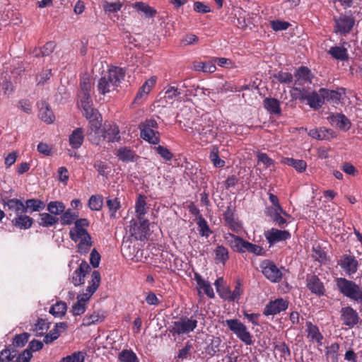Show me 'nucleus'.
<instances>
[{"instance_id":"obj_12","label":"nucleus","mask_w":362,"mask_h":362,"mask_svg":"<svg viewBox=\"0 0 362 362\" xmlns=\"http://www.w3.org/2000/svg\"><path fill=\"white\" fill-rule=\"evenodd\" d=\"M264 235L269 244V247H272L277 243L285 241L291 238V233L289 231L286 230H279L275 228L264 231Z\"/></svg>"},{"instance_id":"obj_41","label":"nucleus","mask_w":362,"mask_h":362,"mask_svg":"<svg viewBox=\"0 0 362 362\" xmlns=\"http://www.w3.org/2000/svg\"><path fill=\"white\" fill-rule=\"evenodd\" d=\"M133 7L137 11L143 12L146 17L152 18L154 17L157 11L153 8L151 7L149 5L146 4L142 1H138L134 4Z\"/></svg>"},{"instance_id":"obj_53","label":"nucleus","mask_w":362,"mask_h":362,"mask_svg":"<svg viewBox=\"0 0 362 362\" xmlns=\"http://www.w3.org/2000/svg\"><path fill=\"white\" fill-rule=\"evenodd\" d=\"M87 136L90 143L95 145H99L105 140L103 129L100 131H87Z\"/></svg>"},{"instance_id":"obj_6","label":"nucleus","mask_w":362,"mask_h":362,"mask_svg":"<svg viewBox=\"0 0 362 362\" xmlns=\"http://www.w3.org/2000/svg\"><path fill=\"white\" fill-rule=\"evenodd\" d=\"M225 323L228 329L246 345H251L253 342L252 336L247 330V327L238 319L226 320Z\"/></svg>"},{"instance_id":"obj_57","label":"nucleus","mask_w":362,"mask_h":362,"mask_svg":"<svg viewBox=\"0 0 362 362\" xmlns=\"http://www.w3.org/2000/svg\"><path fill=\"white\" fill-rule=\"evenodd\" d=\"M155 150L165 161H170L173 158V153L165 146L160 145Z\"/></svg>"},{"instance_id":"obj_60","label":"nucleus","mask_w":362,"mask_h":362,"mask_svg":"<svg viewBox=\"0 0 362 362\" xmlns=\"http://www.w3.org/2000/svg\"><path fill=\"white\" fill-rule=\"evenodd\" d=\"M291 24L287 21L280 20H274L270 21V26L274 31H281L286 30Z\"/></svg>"},{"instance_id":"obj_49","label":"nucleus","mask_w":362,"mask_h":362,"mask_svg":"<svg viewBox=\"0 0 362 362\" xmlns=\"http://www.w3.org/2000/svg\"><path fill=\"white\" fill-rule=\"evenodd\" d=\"M66 310L67 306L66 303L63 301H59L50 308L49 313H51L54 317H61L65 315Z\"/></svg>"},{"instance_id":"obj_52","label":"nucleus","mask_w":362,"mask_h":362,"mask_svg":"<svg viewBox=\"0 0 362 362\" xmlns=\"http://www.w3.org/2000/svg\"><path fill=\"white\" fill-rule=\"evenodd\" d=\"M210 160L216 168H222L225 165V161L220 158L218 148L214 146L209 155Z\"/></svg>"},{"instance_id":"obj_30","label":"nucleus","mask_w":362,"mask_h":362,"mask_svg":"<svg viewBox=\"0 0 362 362\" xmlns=\"http://www.w3.org/2000/svg\"><path fill=\"white\" fill-rule=\"evenodd\" d=\"M307 103L314 110L320 109L325 103L323 95L320 93V90L318 92L312 91L308 95Z\"/></svg>"},{"instance_id":"obj_10","label":"nucleus","mask_w":362,"mask_h":362,"mask_svg":"<svg viewBox=\"0 0 362 362\" xmlns=\"http://www.w3.org/2000/svg\"><path fill=\"white\" fill-rule=\"evenodd\" d=\"M90 222L87 218H78L74 223V226L69 230V238L77 243L81 238L90 235L87 228Z\"/></svg>"},{"instance_id":"obj_45","label":"nucleus","mask_w":362,"mask_h":362,"mask_svg":"<svg viewBox=\"0 0 362 362\" xmlns=\"http://www.w3.org/2000/svg\"><path fill=\"white\" fill-rule=\"evenodd\" d=\"M340 346L338 343L335 342L330 346L326 347L325 356L327 358L330 359L332 362L339 361V351Z\"/></svg>"},{"instance_id":"obj_35","label":"nucleus","mask_w":362,"mask_h":362,"mask_svg":"<svg viewBox=\"0 0 362 362\" xmlns=\"http://www.w3.org/2000/svg\"><path fill=\"white\" fill-rule=\"evenodd\" d=\"M194 279L197 281V285L200 288L203 289L204 293L210 298H214L215 297V294L214 292V289L210 285V284L207 281H205L202 276L198 274H194Z\"/></svg>"},{"instance_id":"obj_8","label":"nucleus","mask_w":362,"mask_h":362,"mask_svg":"<svg viewBox=\"0 0 362 362\" xmlns=\"http://www.w3.org/2000/svg\"><path fill=\"white\" fill-rule=\"evenodd\" d=\"M91 83L88 77H83L80 81V88L78 93V106L81 108L93 105L90 96Z\"/></svg>"},{"instance_id":"obj_29","label":"nucleus","mask_w":362,"mask_h":362,"mask_svg":"<svg viewBox=\"0 0 362 362\" xmlns=\"http://www.w3.org/2000/svg\"><path fill=\"white\" fill-rule=\"evenodd\" d=\"M40 218L38 220L39 226L44 228H49L55 226L59 221L57 216H54L51 213H41L39 214Z\"/></svg>"},{"instance_id":"obj_50","label":"nucleus","mask_w":362,"mask_h":362,"mask_svg":"<svg viewBox=\"0 0 362 362\" xmlns=\"http://www.w3.org/2000/svg\"><path fill=\"white\" fill-rule=\"evenodd\" d=\"M107 206L111 218H116L117 211L121 208V203L118 198H108L106 201Z\"/></svg>"},{"instance_id":"obj_5","label":"nucleus","mask_w":362,"mask_h":362,"mask_svg":"<svg viewBox=\"0 0 362 362\" xmlns=\"http://www.w3.org/2000/svg\"><path fill=\"white\" fill-rule=\"evenodd\" d=\"M349 13V15L340 13L339 16H334V33L340 35H346L351 33L355 25V19L351 11Z\"/></svg>"},{"instance_id":"obj_25","label":"nucleus","mask_w":362,"mask_h":362,"mask_svg":"<svg viewBox=\"0 0 362 362\" xmlns=\"http://www.w3.org/2000/svg\"><path fill=\"white\" fill-rule=\"evenodd\" d=\"M294 76L296 77V86L302 85L301 81L310 83L313 77L311 71L307 66H300L296 70Z\"/></svg>"},{"instance_id":"obj_13","label":"nucleus","mask_w":362,"mask_h":362,"mask_svg":"<svg viewBox=\"0 0 362 362\" xmlns=\"http://www.w3.org/2000/svg\"><path fill=\"white\" fill-rule=\"evenodd\" d=\"M306 287L313 294L317 296H322L325 294L326 289L324 284L316 274H307Z\"/></svg>"},{"instance_id":"obj_46","label":"nucleus","mask_w":362,"mask_h":362,"mask_svg":"<svg viewBox=\"0 0 362 362\" xmlns=\"http://www.w3.org/2000/svg\"><path fill=\"white\" fill-rule=\"evenodd\" d=\"M215 259L217 263L225 264L229 259L228 250L223 245H218L215 251Z\"/></svg>"},{"instance_id":"obj_39","label":"nucleus","mask_w":362,"mask_h":362,"mask_svg":"<svg viewBox=\"0 0 362 362\" xmlns=\"http://www.w3.org/2000/svg\"><path fill=\"white\" fill-rule=\"evenodd\" d=\"M45 207V203L37 199H27L25 204H24L25 213H26L28 210H30V212L40 211L43 210Z\"/></svg>"},{"instance_id":"obj_43","label":"nucleus","mask_w":362,"mask_h":362,"mask_svg":"<svg viewBox=\"0 0 362 362\" xmlns=\"http://www.w3.org/2000/svg\"><path fill=\"white\" fill-rule=\"evenodd\" d=\"M120 362H139L136 354L132 349H123L118 354Z\"/></svg>"},{"instance_id":"obj_23","label":"nucleus","mask_w":362,"mask_h":362,"mask_svg":"<svg viewBox=\"0 0 362 362\" xmlns=\"http://www.w3.org/2000/svg\"><path fill=\"white\" fill-rule=\"evenodd\" d=\"M84 131L81 127H78L73 130L69 137V145L74 149H78L84 141Z\"/></svg>"},{"instance_id":"obj_64","label":"nucleus","mask_w":362,"mask_h":362,"mask_svg":"<svg viewBox=\"0 0 362 362\" xmlns=\"http://www.w3.org/2000/svg\"><path fill=\"white\" fill-rule=\"evenodd\" d=\"M86 310V303H83L77 300V301L72 305L71 312L73 315H81Z\"/></svg>"},{"instance_id":"obj_31","label":"nucleus","mask_w":362,"mask_h":362,"mask_svg":"<svg viewBox=\"0 0 362 362\" xmlns=\"http://www.w3.org/2000/svg\"><path fill=\"white\" fill-rule=\"evenodd\" d=\"M116 156L122 162L129 163L136 160V155L134 151L127 147H121L117 149Z\"/></svg>"},{"instance_id":"obj_20","label":"nucleus","mask_w":362,"mask_h":362,"mask_svg":"<svg viewBox=\"0 0 362 362\" xmlns=\"http://www.w3.org/2000/svg\"><path fill=\"white\" fill-rule=\"evenodd\" d=\"M320 93L323 95L324 102L338 104L341 100V95L345 94V89L340 88L334 90L321 88H320Z\"/></svg>"},{"instance_id":"obj_2","label":"nucleus","mask_w":362,"mask_h":362,"mask_svg":"<svg viewBox=\"0 0 362 362\" xmlns=\"http://www.w3.org/2000/svg\"><path fill=\"white\" fill-rule=\"evenodd\" d=\"M335 283L338 291L344 296L362 303V286L344 277L336 278Z\"/></svg>"},{"instance_id":"obj_32","label":"nucleus","mask_w":362,"mask_h":362,"mask_svg":"<svg viewBox=\"0 0 362 362\" xmlns=\"http://www.w3.org/2000/svg\"><path fill=\"white\" fill-rule=\"evenodd\" d=\"M77 243V252L81 255L88 254L93 246V241L90 235L81 238Z\"/></svg>"},{"instance_id":"obj_47","label":"nucleus","mask_w":362,"mask_h":362,"mask_svg":"<svg viewBox=\"0 0 362 362\" xmlns=\"http://www.w3.org/2000/svg\"><path fill=\"white\" fill-rule=\"evenodd\" d=\"M245 252H248L258 256H264L266 255V252L262 247L250 243L247 240H245V243L243 253Z\"/></svg>"},{"instance_id":"obj_7","label":"nucleus","mask_w":362,"mask_h":362,"mask_svg":"<svg viewBox=\"0 0 362 362\" xmlns=\"http://www.w3.org/2000/svg\"><path fill=\"white\" fill-rule=\"evenodd\" d=\"M261 272L264 276L272 283L281 281L283 274L276 264L270 259H264L259 264Z\"/></svg>"},{"instance_id":"obj_44","label":"nucleus","mask_w":362,"mask_h":362,"mask_svg":"<svg viewBox=\"0 0 362 362\" xmlns=\"http://www.w3.org/2000/svg\"><path fill=\"white\" fill-rule=\"evenodd\" d=\"M8 209L13 211L16 215L25 214L24 204L18 199H11L6 202Z\"/></svg>"},{"instance_id":"obj_16","label":"nucleus","mask_w":362,"mask_h":362,"mask_svg":"<svg viewBox=\"0 0 362 362\" xmlns=\"http://www.w3.org/2000/svg\"><path fill=\"white\" fill-rule=\"evenodd\" d=\"M341 320L343 322V325L352 328L358 322L359 317L354 308L346 306L341 310Z\"/></svg>"},{"instance_id":"obj_15","label":"nucleus","mask_w":362,"mask_h":362,"mask_svg":"<svg viewBox=\"0 0 362 362\" xmlns=\"http://www.w3.org/2000/svg\"><path fill=\"white\" fill-rule=\"evenodd\" d=\"M90 267L88 262L83 260L78 267L73 272L70 277L71 283L75 286H78L84 284L86 274L90 271Z\"/></svg>"},{"instance_id":"obj_14","label":"nucleus","mask_w":362,"mask_h":362,"mask_svg":"<svg viewBox=\"0 0 362 362\" xmlns=\"http://www.w3.org/2000/svg\"><path fill=\"white\" fill-rule=\"evenodd\" d=\"M289 302L282 298L270 300L265 306L263 314L266 316L275 315L286 310L288 307Z\"/></svg>"},{"instance_id":"obj_61","label":"nucleus","mask_w":362,"mask_h":362,"mask_svg":"<svg viewBox=\"0 0 362 362\" xmlns=\"http://www.w3.org/2000/svg\"><path fill=\"white\" fill-rule=\"evenodd\" d=\"M274 349L281 353V357L289 356L291 355L290 349L284 341H278L275 343Z\"/></svg>"},{"instance_id":"obj_9","label":"nucleus","mask_w":362,"mask_h":362,"mask_svg":"<svg viewBox=\"0 0 362 362\" xmlns=\"http://www.w3.org/2000/svg\"><path fill=\"white\" fill-rule=\"evenodd\" d=\"M341 270L348 276H353L358 270L359 264L356 257L351 255H343L337 262Z\"/></svg>"},{"instance_id":"obj_24","label":"nucleus","mask_w":362,"mask_h":362,"mask_svg":"<svg viewBox=\"0 0 362 362\" xmlns=\"http://www.w3.org/2000/svg\"><path fill=\"white\" fill-rule=\"evenodd\" d=\"M103 130V135L105 140L107 139L108 142L119 141L120 140L119 129L116 124H109L105 125Z\"/></svg>"},{"instance_id":"obj_56","label":"nucleus","mask_w":362,"mask_h":362,"mask_svg":"<svg viewBox=\"0 0 362 362\" xmlns=\"http://www.w3.org/2000/svg\"><path fill=\"white\" fill-rule=\"evenodd\" d=\"M30 334L27 332H23L20 334H16L13 340V345L15 347H23L28 342Z\"/></svg>"},{"instance_id":"obj_28","label":"nucleus","mask_w":362,"mask_h":362,"mask_svg":"<svg viewBox=\"0 0 362 362\" xmlns=\"http://www.w3.org/2000/svg\"><path fill=\"white\" fill-rule=\"evenodd\" d=\"M264 108L271 114L281 115L280 102L274 98H265L263 100Z\"/></svg>"},{"instance_id":"obj_48","label":"nucleus","mask_w":362,"mask_h":362,"mask_svg":"<svg viewBox=\"0 0 362 362\" xmlns=\"http://www.w3.org/2000/svg\"><path fill=\"white\" fill-rule=\"evenodd\" d=\"M49 329V323L44 319L39 318L33 325V331L36 336L44 335Z\"/></svg>"},{"instance_id":"obj_27","label":"nucleus","mask_w":362,"mask_h":362,"mask_svg":"<svg viewBox=\"0 0 362 362\" xmlns=\"http://www.w3.org/2000/svg\"><path fill=\"white\" fill-rule=\"evenodd\" d=\"M39 117L47 124H52L55 119V115L49 105L46 102H42L39 110Z\"/></svg>"},{"instance_id":"obj_62","label":"nucleus","mask_w":362,"mask_h":362,"mask_svg":"<svg viewBox=\"0 0 362 362\" xmlns=\"http://www.w3.org/2000/svg\"><path fill=\"white\" fill-rule=\"evenodd\" d=\"M274 78L281 83H289L293 81V75L288 72L279 71L274 75Z\"/></svg>"},{"instance_id":"obj_55","label":"nucleus","mask_w":362,"mask_h":362,"mask_svg":"<svg viewBox=\"0 0 362 362\" xmlns=\"http://www.w3.org/2000/svg\"><path fill=\"white\" fill-rule=\"evenodd\" d=\"M310 92L306 90L305 88H300L295 86L293 88L291 96L295 100H299L300 101L308 100V95Z\"/></svg>"},{"instance_id":"obj_34","label":"nucleus","mask_w":362,"mask_h":362,"mask_svg":"<svg viewBox=\"0 0 362 362\" xmlns=\"http://www.w3.org/2000/svg\"><path fill=\"white\" fill-rule=\"evenodd\" d=\"M281 163L288 166L293 167L298 172L303 173L307 168V163L302 159H294L293 158H283Z\"/></svg>"},{"instance_id":"obj_19","label":"nucleus","mask_w":362,"mask_h":362,"mask_svg":"<svg viewBox=\"0 0 362 362\" xmlns=\"http://www.w3.org/2000/svg\"><path fill=\"white\" fill-rule=\"evenodd\" d=\"M305 332H307V338L309 339V341L316 343L318 346L322 345L324 337L317 325L310 321L307 322Z\"/></svg>"},{"instance_id":"obj_26","label":"nucleus","mask_w":362,"mask_h":362,"mask_svg":"<svg viewBox=\"0 0 362 362\" xmlns=\"http://www.w3.org/2000/svg\"><path fill=\"white\" fill-rule=\"evenodd\" d=\"M33 223V218L23 214L16 215V217L12 220V224L20 229H28L32 226Z\"/></svg>"},{"instance_id":"obj_42","label":"nucleus","mask_w":362,"mask_h":362,"mask_svg":"<svg viewBox=\"0 0 362 362\" xmlns=\"http://www.w3.org/2000/svg\"><path fill=\"white\" fill-rule=\"evenodd\" d=\"M65 208L64 204L59 201H52L47 205V210L55 216L62 214Z\"/></svg>"},{"instance_id":"obj_36","label":"nucleus","mask_w":362,"mask_h":362,"mask_svg":"<svg viewBox=\"0 0 362 362\" xmlns=\"http://www.w3.org/2000/svg\"><path fill=\"white\" fill-rule=\"evenodd\" d=\"M228 235L230 238V239L228 240L230 247L235 252L243 253L245 240L232 233H228Z\"/></svg>"},{"instance_id":"obj_59","label":"nucleus","mask_w":362,"mask_h":362,"mask_svg":"<svg viewBox=\"0 0 362 362\" xmlns=\"http://www.w3.org/2000/svg\"><path fill=\"white\" fill-rule=\"evenodd\" d=\"M16 356V351L6 349L0 353V362H10Z\"/></svg>"},{"instance_id":"obj_58","label":"nucleus","mask_w":362,"mask_h":362,"mask_svg":"<svg viewBox=\"0 0 362 362\" xmlns=\"http://www.w3.org/2000/svg\"><path fill=\"white\" fill-rule=\"evenodd\" d=\"M242 282L240 279H238L235 282V286L233 291H231L230 301H235L239 300L241 295L243 293V289L242 288Z\"/></svg>"},{"instance_id":"obj_11","label":"nucleus","mask_w":362,"mask_h":362,"mask_svg":"<svg viewBox=\"0 0 362 362\" xmlns=\"http://www.w3.org/2000/svg\"><path fill=\"white\" fill-rule=\"evenodd\" d=\"M101 280L100 274L98 271L94 270L91 274V280L88 286L86 289V293L78 295L77 300L83 303L87 304V302L91 296L97 291L100 286Z\"/></svg>"},{"instance_id":"obj_3","label":"nucleus","mask_w":362,"mask_h":362,"mask_svg":"<svg viewBox=\"0 0 362 362\" xmlns=\"http://www.w3.org/2000/svg\"><path fill=\"white\" fill-rule=\"evenodd\" d=\"M140 137L151 144L156 145L160 141L158 124L153 118L146 119L139 124Z\"/></svg>"},{"instance_id":"obj_51","label":"nucleus","mask_w":362,"mask_h":362,"mask_svg":"<svg viewBox=\"0 0 362 362\" xmlns=\"http://www.w3.org/2000/svg\"><path fill=\"white\" fill-rule=\"evenodd\" d=\"M88 204L92 211H100L103 206V197L99 194L90 196Z\"/></svg>"},{"instance_id":"obj_40","label":"nucleus","mask_w":362,"mask_h":362,"mask_svg":"<svg viewBox=\"0 0 362 362\" xmlns=\"http://www.w3.org/2000/svg\"><path fill=\"white\" fill-rule=\"evenodd\" d=\"M328 53L335 59L344 61L348 59L347 49L344 47H331Z\"/></svg>"},{"instance_id":"obj_18","label":"nucleus","mask_w":362,"mask_h":362,"mask_svg":"<svg viewBox=\"0 0 362 362\" xmlns=\"http://www.w3.org/2000/svg\"><path fill=\"white\" fill-rule=\"evenodd\" d=\"M223 216L225 225L233 232L238 233L241 230V224L238 219L235 218L234 209L230 206L227 207Z\"/></svg>"},{"instance_id":"obj_4","label":"nucleus","mask_w":362,"mask_h":362,"mask_svg":"<svg viewBox=\"0 0 362 362\" xmlns=\"http://www.w3.org/2000/svg\"><path fill=\"white\" fill-rule=\"evenodd\" d=\"M197 323V320L194 316L190 317L182 316L172 322L170 332L173 336L188 334L194 330Z\"/></svg>"},{"instance_id":"obj_54","label":"nucleus","mask_w":362,"mask_h":362,"mask_svg":"<svg viewBox=\"0 0 362 362\" xmlns=\"http://www.w3.org/2000/svg\"><path fill=\"white\" fill-rule=\"evenodd\" d=\"M197 225L199 233L202 236L208 238L212 233L207 221L203 217L200 216Z\"/></svg>"},{"instance_id":"obj_37","label":"nucleus","mask_w":362,"mask_h":362,"mask_svg":"<svg viewBox=\"0 0 362 362\" xmlns=\"http://www.w3.org/2000/svg\"><path fill=\"white\" fill-rule=\"evenodd\" d=\"M61 214L62 215L59 218L61 224L63 226H70L78 219V213L72 211L71 209H68L66 211L64 210V211Z\"/></svg>"},{"instance_id":"obj_17","label":"nucleus","mask_w":362,"mask_h":362,"mask_svg":"<svg viewBox=\"0 0 362 362\" xmlns=\"http://www.w3.org/2000/svg\"><path fill=\"white\" fill-rule=\"evenodd\" d=\"M327 120L332 126L337 127L344 132L348 131L351 127L349 119L344 114H332L327 117Z\"/></svg>"},{"instance_id":"obj_33","label":"nucleus","mask_w":362,"mask_h":362,"mask_svg":"<svg viewBox=\"0 0 362 362\" xmlns=\"http://www.w3.org/2000/svg\"><path fill=\"white\" fill-rule=\"evenodd\" d=\"M135 212L139 221H141L147 213L146 197L144 195H139L135 204Z\"/></svg>"},{"instance_id":"obj_63","label":"nucleus","mask_w":362,"mask_h":362,"mask_svg":"<svg viewBox=\"0 0 362 362\" xmlns=\"http://www.w3.org/2000/svg\"><path fill=\"white\" fill-rule=\"evenodd\" d=\"M93 167L98 172L99 175L103 176L107 175L110 172V168L105 163L101 160H96L93 164Z\"/></svg>"},{"instance_id":"obj_21","label":"nucleus","mask_w":362,"mask_h":362,"mask_svg":"<svg viewBox=\"0 0 362 362\" xmlns=\"http://www.w3.org/2000/svg\"><path fill=\"white\" fill-rule=\"evenodd\" d=\"M106 317V312L102 309L94 310L93 313H88L83 318L82 325L88 327L102 322Z\"/></svg>"},{"instance_id":"obj_1","label":"nucleus","mask_w":362,"mask_h":362,"mask_svg":"<svg viewBox=\"0 0 362 362\" xmlns=\"http://www.w3.org/2000/svg\"><path fill=\"white\" fill-rule=\"evenodd\" d=\"M125 73L122 68L112 67L98 82L97 88L100 94L105 95L117 88L124 80Z\"/></svg>"},{"instance_id":"obj_38","label":"nucleus","mask_w":362,"mask_h":362,"mask_svg":"<svg viewBox=\"0 0 362 362\" xmlns=\"http://www.w3.org/2000/svg\"><path fill=\"white\" fill-rule=\"evenodd\" d=\"M199 133L200 139L205 143L211 142L216 136V132L210 125L203 127L202 129H199Z\"/></svg>"},{"instance_id":"obj_22","label":"nucleus","mask_w":362,"mask_h":362,"mask_svg":"<svg viewBox=\"0 0 362 362\" xmlns=\"http://www.w3.org/2000/svg\"><path fill=\"white\" fill-rule=\"evenodd\" d=\"M308 135L317 140H328L336 136L332 129L325 127L310 129Z\"/></svg>"}]
</instances>
